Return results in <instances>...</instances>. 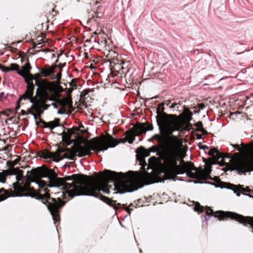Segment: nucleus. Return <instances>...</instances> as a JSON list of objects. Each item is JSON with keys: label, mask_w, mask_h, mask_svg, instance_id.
<instances>
[{"label": "nucleus", "mask_w": 253, "mask_h": 253, "mask_svg": "<svg viewBox=\"0 0 253 253\" xmlns=\"http://www.w3.org/2000/svg\"><path fill=\"white\" fill-rule=\"evenodd\" d=\"M38 69L40 72V73L35 74L36 78H40L41 76L43 77H51V79L52 80H56L59 81L62 76L61 72L57 73L55 75L54 67L53 66H50L48 65H45L43 68H40L37 67Z\"/></svg>", "instance_id": "obj_9"}, {"label": "nucleus", "mask_w": 253, "mask_h": 253, "mask_svg": "<svg viewBox=\"0 0 253 253\" xmlns=\"http://www.w3.org/2000/svg\"><path fill=\"white\" fill-rule=\"evenodd\" d=\"M206 184H209L210 185H214L215 187H220V188H225L226 189L232 190L234 193L236 194L238 197H239L241 195L240 192V186L241 185H238V186H235L233 184L226 183L222 181H219L218 182L213 183L212 182H205Z\"/></svg>", "instance_id": "obj_10"}, {"label": "nucleus", "mask_w": 253, "mask_h": 253, "mask_svg": "<svg viewBox=\"0 0 253 253\" xmlns=\"http://www.w3.org/2000/svg\"><path fill=\"white\" fill-rule=\"evenodd\" d=\"M236 156H238L239 154L238 153H236Z\"/></svg>", "instance_id": "obj_54"}, {"label": "nucleus", "mask_w": 253, "mask_h": 253, "mask_svg": "<svg viewBox=\"0 0 253 253\" xmlns=\"http://www.w3.org/2000/svg\"><path fill=\"white\" fill-rule=\"evenodd\" d=\"M10 176L16 180L12 184L14 191L18 196L34 197V190L30 186V181L36 182L40 187H54L59 185L54 172L46 165L28 169L27 175H23V170L14 168L10 171Z\"/></svg>", "instance_id": "obj_3"}, {"label": "nucleus", "mask_w": 253, "mask_h": 253, "mask_svg": "<svg viewBox=\"0 0 253 253\" xmlns=\"http://www.w3.org/2000/svg\"><path fill=\"white\" fill-rule=\"evenodd\" d=\"M1 70L2 72H4L5 73L8 72L10 71L9 67H6V66H3V65L2 66V68L1 69Z\"/></svg>", "instance_id": "obj_32"}, {"label": "nucleus", "mask_w": 253, "mask_h": 253, "mask_svg": "<svg viewBox=\"0 0 253 253\" xmlns=\"http://www.w3.org/2000/svg\"><path fill=\"white\" fill-rule=\"evenodd\" d=\"M58 61V59H57V60H56V63H57Z\"/></svg>", "instance_id": "obj_55"}, {"label": "nucleus", "mask_w": 253, "mask_h": 253, "mask_svg": "<svg viewBox=\"0 0 253 253\" xmlns=\"http://www.w3.org/2000/svg\"><path fill=\"white\" fill-rule=\"evenodd\" d=\"M60 56V54L58 55V58Z\"/></svg>", "instance_id": "obj_57"}, {"label": "nucleus", "mask_w": 253, "mask_h": 253, "mask_svg": "<svg viewBox=\"0 0 253 253\" xmlns=\"http://www.w3.org/2000/svg\"><path fill=\"white\" fill-rule=\"evenodd\" d=\"M153 138L158 140L159 142H161L162 141V137L160 134H155L153 136Z\"/></svg>", "instance_id": "obj_29"}, {"label": "nucleus", "mask_w": 253, "mask_h": 253, "mask_svg": "<svg viewBox=\"0 0 253 253\" xmlns=\"http://www.w3.org/2000/svg\"><path fill=\"white\" fill-rule=\"evenodd\" d=\"M209 153L211 155L218 156L219 153L217 149L213 148L210 149Z\"/></svg>", "instance_id": "obj_25"}, {"label": "nucleus", "mask_w": 253, "mask_h": 253, "mask_svg": "<svg viewBox=\"0 0 253 253\" xmlns=\"http://www.w3.org/2000/svg\"><path fill=\"white\" fill-rule=\"evenodd\" d=\"M240 190H241V192H242L243 193H244V192H251L252 191L251 190L248 188V187H247V188H244L243 186L241 185L240 186Z\"/></svg>", "instance_id": "obj_28"}, {"label": "nucleus", "mask_w": 253, "mask_h": 253, "mask_svg": "<svg viewBox=\"0 0 253 253\" xmlns=\"http://www.w3.org/2000/svg\"><path fill=\"white\" fill-rule=\"evenodd\" d=\"M51 169L54 172L55 177L59 183L58 186H54L53 187H63L65 192L71 198L75 196H83L80 194L85 192L86 186L90 178H88L84 175H79L77 174H72V175L66 176L63 178H59L57 177L54 170L52 169Z\"/></svg>", "instance_id": "obj_4"}, {"label": "nucleus", "mask_w": 253, "mask_h": 253, "mask_svg": "<svg viewBox=\"0 0 253 253\" xmlns=\"http://www.w3.org/2000/svg\"><path fill=\"white\" fill-rule=\"evenodd\" d=\"M65 65H66V63H64V64H59L58 65H55V67H58L59 68H60V72H61V73L62 68L63 67H64L65 66Z\"/></svg>", "instance_id": "obj_33"}, {"label": "nucleus", "mask_w": 253, "mask_h": 253, "mask_svg": "<svg viewBox=\"0 0 253 253\" xmlns=\"http://www.w3.org/2000/svg\"><path fill=\"white\" fill-rule=\"evenodd\" d=\"M50 105L49 104H46V103L42 102L40 105L33 104L32 107H34L36 111L39 112L40 114H42L43 111L47 110Z\"/></svg>", "instance_id": "obj_14"}, {"label": "nucleus", "mask_w": 253, "mask_h": 253, "mask_svg": "<svg viewBox=\"0 0 253 253\" xmlns=\"http://www.w3.org/2000/svg\"><path fill=\"white\" fill-rule=\"evenodd\" d=\"M10 176V173L9 171L3 170L0 172V182L4 183L5 182L6 177Z\"/></svg>", "instance_id": "obj_19"}, {"label": "nucleus", "mask_w": 253, "mask_h": 253, "mask_svg": "<svg viewBox=\"0 0 253 253\" xmlns=\"http://www.w3.org/2000/svg\"><path fill=\"white\" fill-rule=\"evenodd\" d=\"M243 194L244 195L247 196H248V197H249L250 198H253V195H251L250 194H245V193H243Z\"/></svg>", "instance_id": "obj_42"}, {"label": "nucleus", "mask_w": 253, "mask_h": 253, "mask_svg": "<svg viewBox=\"0 0 253 253\" xmlns=\"http://www.w3.org/2000/svg\"><path fill=\"white\" fill-rule=\"evenodd\" d=\"M17 73L19 75L22 77L25 80L26 82L27 81L28 73L24 71H20L19 69L17 70Z\"/></svg>", "instance_id": "obj_24"}, {"label": "nucleus", "mask_w": 253, "mask_h": 253, "mask_svg": "<svg viewBox=\"0 0 253 253\" xmlns=\"http://www.w3.org/2000/svg\"><path fill=\"white\" fill-rule=\"evenodd\" d=\"M34 85L32 84H28L27 85V89L26 91H27L28 92H30L31 93V95H33V92L34 89Z\"/></svg>", "instance_id": "obj_26"}, {"label": "nucleus", "mask_w": 253, "mask_h": 253, "mask_svg": "<svg viewBox=\"0 0 253 253\" xmlns=\"http://www.w3.org/2000/svg\"><path fill=\"white\" fill-rule=\"evenodd\" d=\"M129 206L130 207H131V206L132 207H134V206H133V205L132 204H130Z\"/></svg>", "instance_id": "obj_50"}, {"label": "nucleus", "mask_w": 253, "mask_h": 253, "mask_svg": "<svg viewBox=\"0 0 253 253\" xmlns=\"http://www.w3.org/2000/svg\"><path fill=\"white\" fill-rule=\"evenodd\" d=\"M58 88H59V90L60 91H62L63 90V88L61 86H58Z\"/></svg>", "instance_id": "obj_47"}, {"label": "nucleus", "mask_w": 253, "mask_h": 253, "mask_svg": "<svg viewBox=\"0 0 253 253\" xmlns=\"http://www.w3.org/2000/svg\"><path fill=\"white\" fill-rule=\"evenodd\" d=\"M178 104H180V103H178ZM178 105V103H174L171 104V105L170 106V108H175L177 105Z\"/></svg>", "instance_id": "obj_37"}, {"label": "nucleus", "mask_w": 253, "mask_h": 253, "mask_svg": "<svg viewBox=\"0 0 253 253\" xmlns=\"http://www.w3.org/2000/svg\"><path fill=\"white\" fill-rule=\"evenodd\" d=\"M146 129H147V131L148 130H153V126L152 125H146Z\"/></svg>", "instance_id": "obj_34"}, {"label": "nucleus", "mask_w": 253, "mask_h": 253, "mask_svg": "<svg viewBox=\"0 0 253 253\" xmlns=\"http://www.w3.org/2000/svg\"><path fill=\"white\" fill-rule=\"evenodd\" d=\"M19 65L16 63H11L10 64V66L9 67L10 71H16L19 69Z\"/></svg>", "instance_id": "obj_27"}, {"label": "nucleus", "mask_w": 253, "mask_h": 253, "mask_svg": "<svg viewBox=\"0 0 253 253\" xmlns=\"http://www.w3.org/2000/svg\"><path fill=\"white\" fill-rule=\"evenodd\" d=\"M38 91H39V89H37V91H36V94H38Z\"/></svg>", "instance_id": "obj_49"}, {"label": "nucleus", "mask_w": 253, "mask_h": 253, "mask_svg": "<svg viewBox=\"0 0 253 253\" xmlns=\"http://www.w3.org/2000/svg\"><path fill=\"white\" fill-rule=\"evenodd\" d=\"M136 134L133 133H131L129 135H128L127 137V141L129 144H132L134 141L135 140V137ZM126 141V140H125L123 141V143H125Z\"/></svg>", "instance_id": "obj_21"}, {"label": "nucleus", "mask_w": 253, "mask_h": 253, "mask_svg": "<svg viewBox=\"0 0 253 253\" xmlns=\"http://www.w3.org/2000/svg\"><path fill=\"white\" fill-rule=\"evenodd\" d=\"M147 131L146 125L144 124H141L135 128V133L137 135L145 133Z\"/></svg>", "instance_id": "obj_17"}, {"label": "nucleus", "mask_w": 253, "mask_h": 253, "mask_svg": "<svg viewBox=\"0 0 253 253\" xmlns=\"http://www.w3.org/2000/svg\"><path fill=\"white\" fill-rule=\"evenodd\" d=\"M31 69V66L29 62H27L25 65L22 66V69L24 71L28 73V72Z\"/></svg>", "instance_id": "obj_23"}, {"label": "nucleus", "mask_w": 253, "mask_h": 253, "mask_svg": "<svg viewBox=\"0 0 253 253\" xmlns=\"http://www.w3.org/2000/svg\"><path fill=\"white\" fill-rule=\"evenodd\" d=\"M59 119L55 118L54 121L46 122L40 119V123H41L43 127L49 128L50 130H52L55 127L59 126Z\"/></svg>", "instance_id": "obj_13"}, {"label": "nucleus", "mask_w": 253, "mask_h": 253, "mask_svg": "<svg viewBox=\"0 0 253 253\" xmlns=\"http://www.w3.org/2000/svg\"><path fill=\"white\" fill-rule=\"evenodd\" d=\"M51 105L52 106H53L54 108H55V109L58 108V105H57V103H56L55 102H53L51 103Z\"/></svg>", "instance_id": "obj_39"}, {"label": "nucleus", "mask_w": 253, "mask_h": 253, "mask_svg": "<svg viewBox=\"0 0 253 253\" xmlns=\"http://www.w3.org/2000/svg\"><path fill=\"white\" fill-rule=\"evenodd\" d=\"M35 81V84L39 88H40L41 89L44 90L46 89V82L45 81L40 80L38 81V80L36 78L33 79Z\"/></svg>", "instance_id": "obj_18"}, {"label": "nucleus", "mask_w": 253, "mask_h": 253, "mask_svg": "<svg viewBox=\"0 0 253 253\" xmlns=\"http://www.w3.org/2000/svg\"><path fill=\"white\" fill-rule=\"evenodd\" d=\"M96 174L97 176L95 178H90L86 186L85 192L80 194L99 198L115 209L119 208V207L116 206L115 202L100 193V191H102L107 194L110 193L109 183H113L115 188L120 187L126 189L124 190H119L117 192H114V194L131 192L142 187V186L137 187L134 185L137 179L134 175L132 174L122 172H117L106 169L104 171L103 173L97 174L96 173ZM120 206V204H119L118 206Z\"/></svg>", "instance_id": "obj_2"}, {"label": "nucleus", "mask_w": 253, "mask_h": 253, "mask_svg": "<svg viewBox=\"0 0 253 253\" xmlns=\"http://www.w3.org/2000/svg\"><path fill=\"white\" fill-rule=\"evenodd\" d=\"M3 96H4V93H3V92H0V99H1V98H3Z\"/></svg>", "instance_id": "obj_44"}, {"label": "nucleus", "mask_w": 253, "mask_h": 253, "mask_svg": "<svg viewBox=\"0 0 253 253\" xmlns=\"http://www.w3.org/2000/svg\"><path fill=\"white\" fill-rule=\"evenodd\" d=\"M149 154L148 153V154H147V155H146V156H149Z\"/></svg>", "instance_id": "obj_56"}, {"label": "nucleus", "mask_w": 253, "mask_h": 253, "mask_svg": "<svg viewBox=\"0 0 253 253\" xmlns=\"http://www.w3.org/2000/svg\"><path fill=\"white\" fill-rule=\"evenodd\" d=\"M55 98L52 96H50L48 93L44 94L42 98V102L46 103L48 100L54 101Z\"/></svg>", "instance_id": "obj_20"}, {"label": "nucleus", "mask_w": 253, "mask_h": 253, "mask_svg": "<svg viewBox=\"0 0 253 253\" xmlns=\"http://www.w3.org/2000/svg\"><path fill=\"white\" fill-rule=\"evenodd\" d=\"M231 155L230 154H228L227 155V156H226V157L227 158H231Z\"/></svg>", "instance_id": "obj_48"}, {"label": "nucleus", "mask_w": 253, "mask_h": 253, "mask_svg": "<svg viewBox=\"0 0 253 253\" xmlns=\"http://www.w3.org/2000/svg\"><path fill=\"white\" fill-rule=\"evenodd\" d=\"M239 145V144H230V148H228V149H229H229H230V150H231V152H233V151H235V150H237L236 149H235V150H234V147H233L232 146V145ZM240 146H241V144H240Z\"/></svg>", "instance_id": "obj_36"}, {"label": "nucleus", "mask_w": 253, "mask_h": 253, "mask_svg": "<svg viewBox=\"0 0 253 253\" xmlns=\"http://www.w3.org/2000/svg\"><path fill=\"white\" fill-rule=\"evenodd\" d=\"M252 49H253V47L252 48Z\"/></svg>", "instance_id": "obj_59"}, {"label": "nucleus", "mask_w": 253, "mask_h": 253, "mask_svg": "<svg viewBox=\"0 0 253 253\" xmlns=\"http://www.w3.org/2000/svg\"><path fill=\"white\" fill-rule=\"evenodd\" d=\"M42 51H43V52H46V51H49V49L48 48H45L44 49H42L41 50Z\"/></svg>", "instance_id": "obj_46"}, {"label": "nucleus", "mask_w": 253, "mask_h": 253, "mask_svg": "<svg viewBox=\"0 0 253 253\" xmlns=\"http://www.w3.org/2000/svg\"><path fill=\"white\" fill-rule=\"evenodd\" d=\"M229 169L231 171L236 170L238 173L245 174L253 171V160L234 158L231 159Z\"/></svg>", "instance_id": "obj_8"}, {"label": "nucleus", "mask_w": 253, "mask_h": 253, "mask_svg": "<svg viewBox=\"0 0 253 253\" xmlns=\"http://www.w3.org/2000/svg\"><path fill=\"white\" fill-rule=\"evenodd\" d=\"M20 102H19V100L16 102V106H15V110L16 111H18L20 108Z\"/></svg>", "instance_id": "obj_35"}, {"label": "nucleus", "mask_w": 253, "mask_h": 253, "mask_svg": "<svg viewBox=\"0 0 253 253\" xmlns=\"http://www.w3.org/2000/svg\"><path fill=\"white\" fill-rule=\"evenodd\" d=\"M30 114H31L33 116V117L35 120L36 125H37V126L39 125V124L40 123V120L39 121H38L37 120V116L36 115V114L33 112H31Z\"/></svg>", "instance_id": "obj_31"}, {"label": "nucleus", "mask_w": 253, "mask_h": 253, "mask_svg": "<svg viewBox=\"0 0 253 253\" xmlns=\"http://www.w3.org/2000/svg\"><path fill=\"white\" fill-rule=\"evenodd\" d=\"M57 113H58V114H61V115H62V114H64V113H65V111H63V110H61V109H59V110L57 111Z\"/></svg>", "instance_id": "obj_38"}, {"label": "nucleus", "mask_w": 253, "mask_h": 253, "mask_svg": "<svg viewBox=\"0 0 253 253\" xmlns=\"http://www.w3.org/2000/svg\"><path fill=\"white\" fill-rule=\"evenodd\" d=\"M165 104L164 103L159 104V109L157 110L158 115L156 118L161 133L164 136L171 135L172 138L169 143L164 146L161 153H159V156L164 164L163 172L165 175V179L182 181L183 179L176 176V174L186 173L187 176L195 179V180H189L188 182H192L194 183H205L206 181L203 182L202 180L209 179L214 180L216 177L212 178L210 175L211 172V168L204 170H197L192 163L185 164L182 168L178 165L177 161L180 153L179 141L177 137L172 134L174 131H179V126L173 121L169 120L163 116L159 117L160 109Z\"/></svg>", "instance_id": "obj_1"}, {"label": "nucleus", "mask_w": 253, "mask_h": 253, "mask_svg": "<svg viewBox=\"0 0 253 253\" xmlns=\"http://www.w3.org/2000/svg\"><path fill=\"white\" fill-rule=\"evenodd\" d=\"M41 199L43 200L42 203L46 205L47 208L50 212L52 216L54 223L56 224L57 222L60 220L59 215V210L65 204V202L63 201L61 199L52 198V202H49L48 200L50 199L49 194L45 193L44 195L42 196Z\"/></svg>", "instance_id": "obj_7"}, {"label": "nucleus", "mask_w": 253, "mask_h": 253, "mask_svg": "<svg viewBox=\"0 0 253 253\" xmlns=\"http://www.w3.org/2000/svg\"><path fill=\"white\" fill-rule=\"evenodd\" d=\"M98 39L94 38V42H97L99 44L105 46L106 44V40L104 34L98 33L97 34Z\"/></svg>", "instance_id": "obj_15"}, {"label": "nucleus", "mask_w": 253, "mask_h": 253, "mask_svg": "<svg viewBox=\"0 0 253 253\" xmlns=\"http://www.w3.org/2000/svg\"><path fill=\"white\" fill-rule=\"evenodd\" d=\"M32 95L30 92L25 91L22 95H20L18 98L19 102H20L22 100H27L29 99L31 103L34 104L35 99L33 98Z\"/></svg>", "instance_id": "obj_16"}, {"label": "nucleus", "mask_w": 253, "mask_h": 253, "mask_svg": "<svg viewBox=\"0 0 253 253\" xmlns=\"http://www.w3.org/2000/svg\"><path fill=\"white\" fill-rule=\"evenodd\" d=\"M38 156L44 159L46 161L59 162L61 159L60 155L57 152H50L47 150H43L38 152Z\"/></svg>", "instance_id": "obj_11"}, {"label": "nucleus", "mask_w": 253, "mask_h": 253, "mask_svg": "<svg viewBox=\"0 0 253 253\" xmlns=\"http://www.w3.org/2000/svg\"><path fill=\"white\" fill-rule=\"evenodd\" d=\"M6 198L5 190L4 188H0V202L4 200Z\"/></svg>", "instance_id": "obj_22"}, {"label": "nucleus", "mask_w": 253, "mask_h": 253, "mask_svg": "<svg viewBox=\"0 0 253 253\" xmlns=\"http://www.w3.org/2000/svg\"><path fill=\"white\" fill-rule=\"evenodd\" d=\"M126 211H127L129 214H130V213L131 211H132V209H129V208H127V209H126Z\"/></svg>", "instance_id": "obj_43"}, {"label": "nucleus", "mask_w": 253, "mask_h": 253, "mask_svg": "<svg viewBox=\"0 0 253 253\" xmlns=\"http://www.w3.org/2000/svg\"><path fill=\"white\" fill-rule=\"evenodd\" d=\"M196 126L198 127H202V123L201 122H199L197 123Z\"/></svg>", "instance_id": "obj_40"}, {"label": "nucleus", "mask_w": 253, "mask_h": 253, "mask_svg": "<svg viewBox=\"0 0 253 253\" xmlns=\"http://www.w3.org/2000/svg\"><path fill=\"white\" fill-rule=\"evenodd\" d=\"M151 152H157V148L155 147H153L151 148Z\"/></svg>", "instance_id": "obj_41"}, {"label": "nucleus", "mask_w": 253, "mask_h": 253, "mask_svg": "<svg viewBox=\"0 0 253 253\" xmlns=\"http://www.w3.org/2000/svg\"><path fill=\"white\" fill-rule=\"evenodd\" d=\"M52 56L53 57L55 56V54H52Z\"/></svg>", "instance_id": "obj_52"}, {"label": "nucleus", "mask_w": 253, "mask_h": 253, "mask_svg": "<svg viewBox=\"0 0 253 253\" xmlns=\"http://www.w3.org/2000/svg\"><path fill=\"white\" fill-rule=\"evenodd\" d=\"M241 146L240 145H232L233 147H234V149H236L242 155H247L250 152L253 153V145L252 146H248L244 144L242 142H241Z\"/></svg>", "instance_id": "obj_12"}, {"label": "nucleus", "mask_w": 253, "mask_h": 253, "mask_svg": "<svg viewBox=\"0 0 253 253\" xmlns=\"http://www.w3.org/2000/svg\"><path fill=\"white\" fill-rule=\"evenodd\" d=\"M56 229H57V230L58 229H57V225H56Z\"/></svg>", "instance_id": "obj_58"}, {"label": "nucleus", "mask_w": 253, "mask_h": 253, "mask_svg": "<svg viewBox=\"0 0 253 253\" xmlns=\"http://www.w3.org/2000/svg\"><path fill=\"white\" fill-rule=\"evenodd\" d=\"M195 211L202 212L206 211V215H202V220L203 222H207L209 218L212 216L214 217H218L219 219H221L224 217L230 218L235 219L236 221L243 224H249L250 227L252 229V232L253 233V217L247 216L245 217L241 214H239L235 212L231 211H216L213 212L212 210L208 207H204L201 206L199 203H197L194 207Z\"/></svg>", "instance_id": "obj_5"}, {"label": "nucleus", "mask_w": 253, "mask_h": 253, "mask_svg": "<svg viewBox=\"0 0 253 253\" xmlns=\"http://www.w3.org/2000/svg\"><path fill=\"white\" fill-rule=\"evenodd\" d=\"M170 103V100H169L167 101L166 104L167 106H168Z\"/></svg>", "instance_id": "obj_45"}, {"label": "nucleus", "mask_w": 253, "mask_h": 253, "mask_svg": "<svg viewBox=\"0 0 253 253\" xmlns=\"http://www.w3.org/2000/svg\"><path fill=\"white\" fill-rule=\"evenodd\" d=\"M198 146L200 149L207 150L209 148L207 146L203 145L201 142L198 144Z\"/></svg>", "instance_id": "obj_30"}, {"label": "nucleus", "mask_w": 253, "mask_h": 253, "mask_svg": "<svg viewBox=\"0 0 253 253\" xmlns=\"http://www.w3.org/2000/svg\"><path fill=\"white\" fill-rule=\"evenodd\" d=\"M58 102L61 104L62 103L61 102V101H58Z\"/></svg>", "instance_id": "obj_53"}, {"label": "nucleus", "mask_w": 253, "mask_h": 253, "mask_svg": "<svg viewBox=\"0 0 253 253\" xmlns=\"http://www.w3.org/2000/svg\"><path fill=\"white\" fill-rule=\"evenodd\" d=\"M2 65L0 64V69L1 70V68H2Z\"/></svg>", "instance_id": "obj_51"}, {"label": "nucleus", "mask_w": 253, "mask_h": 253, "mask_svg": "<svg viewBox=\"0 0 253 253\" xmlns=\"http://www.w3.org/2000/svg\"><path fill=\"white\" fill-rule=\"evenodd\" d=\"M118 143L112 136L109 135L106 139L94 138L90 140L89 145L84 148V152L82 151L83 148L78 150L79 156L83 155H89L91 150L94 151L97 155L101 151L107 150L108 147H115Z\"/></svg>", "instance_id": "obj_6"}]
</instances>
